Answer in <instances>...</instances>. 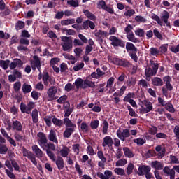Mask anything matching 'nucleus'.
<instances>
[{
  "label": "nucleus",
  "instance_id": "obj_1",
  "mask_svg": "<svg viewBox=\"0 0 179 179\" xmlns=\"http://www.w3.org/2000/svg\"><path fill=\"white\" fill-rule=\"evenodd\" d=\"M61 40L62 41L61 43V45L63 48V51H68V52L72 51V47H73V45H72V37L62 36Z\"/></svg>",
  "mask_w": 179,
  "mask_h": 179
},
{
  "label": "nucleus",
  "instance_id": "obj_2",
  "mask_svg": "<svg viewBox=\"0 0 179 179\" xmlns=\"http://www.w3.org/2000/svg\"><path fill=\"white\" fill-rule=\"evenodd\" d=\"M46 149V153L48 157L52 160V162H55V154L51 150H55V145L51 142L47 143L45 145V149Z\"/></svg>",
  "mask_w": 179,
  "mask_h": 179
},
{
  "label": "nucleus",
  "instance_id": "obj_3",
  "mask_svg": "<svg viewBox=\"0 0 179 179\" xmlns=\"http://www.w3.org/2000/svg\"><path fill=\"white\" fill-rule=\"evenodd\" d=\"M109 41H110V45H113V47H121L122 48L125 47V43L124 41L115 36H110Z\"/></svg>",
  "mask_w": 179,
  "mask_h": 179
},
{
  "label": "nucleus",
  "instance_id": "obj_4",
  "mask_svg": "<svg viewBox=\"0 0 179 179\" xmlns=\"http://www.w3.org/2000/svg\"><path fill=\"white\" fill-rule=\"evenodd\" d=\"M116 135L120 141L125 142V139H127V138H129L131 133L128 129H119L116 132Z\"/></svg>",
  "mask_w": 179,
  "mask_h": 179
},
{
  "label": "nucleus",
  "instance_id": "obj_5",
  "mask_svg": "<svg viewBox=\"0 0 179 179\" xmlns=\"http://www.w3.org/2000/svg\"><path fill=\"white\" fill-rule=\"evenodd\" d=\"M170 80H171L170 76H166L164 78V82L165 83V87H162V94L166 97H167V96H169L168 90H169L170 92H171V90H173V85H171V84L170 83Z\"/></svg>",
  "mask_w": 179,
  "mask_h": 179
},
{
  "label": "nucleus",
  "instance_id": "obj_6",
  "mask_svg": "<svg viewBox=\"0 0 179 179\" xmlns=\"http://www.w3.org/2000/svg\"><path fill=\"white\" fill-rule=\"evenodd\" d=\"M22 154L24 157H27L34 166H37V159H36V155H34L33 152L29 151L26 148L22 147Z\"/></svg>",
  "mask_w": 179,
  "mask_h": 179
},
{
  "label": "nucleus",
  "instance_id": "obj_7",
  "mask_svg": "<svg viewBox=\"0 0 179 179\" xmlns=\"http://www.w3.org/2000/svg\"><path fill=\"white\" fill-rule=\"evenodd\" d=\"M143 104L145 106H141V108L139 109L141 114H148V113H150V111L153 110V104H152V102L144 100Z\"/></svg>",
  "mask_w": 179,
  "mask_h": 179
},
{
  "label": "nucleus",
  "instance_id": "obj_8",
  "mask_svg": "<svg viewBox=\"0 0 179 179\" xmlns=\"http://www.w3.org/2000/svg\"><path fill=\"white\" fill-rule=\"evenodd\" d=\"M37 136L38 138V142L39 146L42 148V149H45V144L48 143V140L47 139V136H45V134L43 132H39L37 134Z\"/></svg>",
  "mask_w": 179,
  "mask_h": 179
},
{
  "label": "nucleus",
  "instance_id": "obj_9",
  "mask_svg": "<svg viewBox=\"0 0 179 179\" xmlns=\"http://www.w3.org/2000/svg\"><path fill=\"white\" fill-rule=\"evenodd\" d=\"M34 60L31 61V66L33 69V71H36V69H38L39 72L41 71V62L40 61V57L37 55H34L33 57Z\"/></svg>",
  "mask_w": 179,
  "mask_h": 179
},
{
  "label": "nucleus",
  "instance_id": "obj_10",
  "mask_svg": "<svg viewBox=\"0 0 179 179\" xmlns=\"http://www.w3.org/2000/svg\"><path fill=\"white\" fill-rule=\"evenodd\" d=\"M163 172L164 176H166L167 177L169 176L170 179H175L176 177V171H174V169H170L169 166H165L163 169Z\"/></svg>",
  "mask_w": 179,
  "mask_h": 179
},
{
  "label": "nucleus",
  "instance_id": "obj_11",
  "mask_svg": "<svg viewBox=\"0 0 179 179\" xmlns=\"http://www.w3.org/2000/svg\"><path fill=\"white\" fill-rule=\"evenodd\" d=\"M82 27L83 30H88V29H90L91 30H94V29H96V24L92 21L87 20L83 22Z\"/></svg>",
  "mask_w": 179,
  "mask_h": 179
},
{
  "label": "nucleus",
  "instance_id": "obj_12",
  "mask_svg": "<svg viewBox=\"0 0 179 179\" xmlns=\"http://www.w3.org/2000/svg\"><path fill=\"white\" fill-rule=\"evenodd\" d=\"M17 66H18V68L23 66V62L20 59H14L10 64V69H11V71L15 69Z\"/></svg>",
  "mask_w": 179,
  "mask_h": 179
},
{
  "label": "nucleus",
  "instance_id": "obj_13",
  "mask_svg": "<svg viewBox=\"0 0 179 179\" xmlns=\"http://www.w3.org/2000/svg\"><path fill=\"white\" fill-rule=\"evenodd\" d=\"M31 149L34 152L36 157H37L38 159H41L44 156V153L43 152V150H41V149L38 148V145H33L31 147Z\"/></svg>",
  "mask_w": 179,
  "mask_h": 179
},
{
  "label": "nucleus",
  "instance_id": "obj_14",
  "mask_svg": "<svg viewBox=\"0 0 179 179\" xmlns=\"http://www.w3.org/2000/svg\"><path fill=\"white\" fill-rule=\"evenodd\" d=\"M58 92V89L55 86H51L47 92V94L49 97V99H51V100H54V98L55 97V94H57V92Z\"/></svg>",
  "mask_w": 179,
  "mask_h": 179
},
{
  "label": "nucleus",
  "instance_id": "obj_15",
  "mask_svg": "<svg viewBox=\"0 0 179 179\" xmlns=\"http://www.w3.org/2000/svg\"><path fill=\"white\" fill-rule=\"evenodd\" d=\"M151 169L149 166H141L138 167L137 174L138 176H145L148 171H150Z\"/></svg>",
  "mask_w": 179,
  "mask_h": 179
},
{
  "label": "nucleus",
  "instance_id": "obj_16",
  "mask_svg": "<svg viewBox=\"0 0 179 179\" xmlns=\"http://www.w3.org/2000/svg\"><path fill=\"white\" fill-rule=\"evenodd\" d=\"M157 73L152 69L150 67H147L145 71V79L148 82H150V79H152L151 76H155Z\"/></svg>",
  "mask_w": 179,
  "mask_h": 179
},
{
  "label": "nucleus",
  "instance_id": "obj_17",
  "mask_svg": "<svg viewBox=\"0 0 179 179\" xmlns=\"http://www.w3.org/2000/svg\"><path fill=\"white\" fill-rule=\"evenodd\" d=\"M113 143L114 141H113V138L110 136H106L103 138V142L102 143V146L106 148V146H108V148H111L113 146Z\"/></svg>",
  "mask_w": 179,
  "mask_h": 179
},
{
  "label": "nucleus",
  "instance_id": "obj_18",
  "mask_svg": "<svg viewBox=\"0 0 179 179\" xmlns=\"http://www.w3.org/2000/svg\"><path fill=\"white\" fill-rule=\"evenodd\" d=\"M48 139L50 141V142H53L54 143H56V145H58V138H57V134L53 129H51L50 131V134L48 136Z\"/></svg>",
  "mask_w": 179,
  "mask_h": 179
},
{
  "label": "nucleus",
  "instance_id": "obj_19",
  "mask_svg": "<svg viewBox=\"0 0 179 179\" xmlns=\"http://www.w3.org/2000/svg\"><path fill=\"white\" fill-rule=\"evenodd\" d=\"M76 127H66L65 131L63 133L64 138H71V135L75 132Z\"/></svg>",
  "mask_w": 179,
  "mask_h": 179
},
{
  "label": "nucleus",
  "instance_id": "obj_20",
  "mask_svg": "<svg viewBox=\"0 0 179 179\" xmlns=\"http://www.w3.org/2000/svg\"><path fill=\"white\" fill-rule=\"evenodd\" d=\"M56 166L59 170H62L65 167V162H64V159L61 157H58L57 159H55Z\"/></svg>",
  "mask_w": 179,
  "mask_h": 179
},
{
  "label": "nucleus",
  "instance_id": "obj_21",
  "mask_svg": "<svg viewBox=\"0 0 179 179\" xmlns=\"http://www.w3.org/2000/svg\"><path fill=\"white\" fill-rule=\"evenodd\" d=\"M87 87H91L92 89H94V87H96V84H94V82L93 81L85 80H84V84L82 86V89H86Z\"/></svg>",
  "mask_w": 179,
  "mask_h": 179
},
{
  "label": "nucleus",
  "instance_id": "obj_22",
  "mask_svg": "<svg viewBox=\"0 0 179 179\" xmlns=\"http://www.w3.org/2000/svg\"><path fill=\"white\" fill-rule=\"evenodd\" d=\"M123 152L124 156L129 159H132V157L135 156V154H134V152L128 147L123 148Z\"/></svg>",
  "mask_w": 179,
  "mask_h": 179
},
{
  "label": "nucleus",
  "instance_id": "obj_23",
  "mask_svg": "<svg viewBox=\"0 0 179 179\" xmlns=\"http://www.w3.org/2000/svg\"><path fill=\"white\" fill-rule=\"evenodd\" d=\"M108 61H109V62H111V64H114V65H119V66H120L122 59L117 57L113 58L112 56L109 55L108 56Z\"/></svg>",
  "mask_w": 179,
  "mask_h": 179
},
{
  "label": "nucleus",
  "instance_id": "obj_24",
  "mask_svg": "<svg viewBox=\"0 0 179 179\" xmlns=\"http://www.w3.org/2000/svg\"><path fill=\"white\" fill-rule=\"evenodd\" d=\"M63 124H64L66 128H76V124H73L68 117L64 119Z\"/></svg>",
  "mask_w": 179,
  "mask_h": 179
},
{
  "label": "nucleus",
  "instance_id": "obj_25",
  "mask_svg": "<svg viewBox=\"0 0 179 179\" xmlns=\"http://www.w3.org/2000/svg\"><path fill=\"white\" fill-rule=\"evenodd\" d=\"M13 129H15V131H18V132H20L22 129V123L17 120L13 122Z\"/></svg>",
  "mask_w": 179,
  "mask_h": 179
},
{
  "label": "nucleus",
  "instance_id": "obj_26",
  "mask_svg": "<svg viewBox=\"0 0 179 179\" xmlns=\"http://www.w3.org/2000/svg\"><path fill=\"white\" fill-rule=\"evenodd\" d=\"M126 50L127 51H134V52H138V48L135 47V45L130 42H127L126 43Z\"/></svg>",
  "mask_w": 179,
  "mask_h": 179
},
{
  "label": "nucleus",
  "instance_id": "obj_27",
  "mask_svg": "<svg viewBox=\"0 0 179 179\" xmlns=\"http://www.w3.org/2000/svg\"><path fill=\"white\" fill-rule=\"evenodd\" d=\"M152 83L154 86H163V80L158 77L152 79Z\"/></svg>",
  "mask_w": 179,
  "mask_h": 179
},
{
  "label": "nucleus",
  "instance_id": "obj_28",
  "mask_svg": "<svg viewBox=\"0 0 179 179\" xmlns=\"http://www.w3.org/2000/svg\"><path fill=\"white\" fill-rule=\"evenodd\" d=\"M31 117L34 124H37L38 122V110L37 109L33 110Z\"/></svg>",
  "mask_w": 179,
  "mask_h": 179
},
{
  "label": "nucleus",
  "instance_id": "obj_29",
  "mask_svg": "<svg viewBox=\"0 0 179 179\" xmlns=\"http://www.w3.org/2000/svg\"><path fill=\"white\" fill-rule=\"evenodd\" d=\"M151 167L156 169L157 170H163V164L159 162L158 161H154L151 163Z\"/></svg>",
  "mask_w": 179,
  "mask_h": 179
},
{
  "label": "nucleus",
  "instance_id": "obj_30",
  "mask_svg": "<svg viewBox=\"0 0 179 179\" xmlns=\"http://www.w3.org/2000/svg\"><path fill=\"white\" fill-rule=\"evenodd\" d=\"M10 64V60L7 59V60H1L0 59V66L1 68H3L4 71H6L8 68H9V65Z\"/></svg>",
  "mask_w": 179,
  "mask_h": 179
},
{
  "label": "nucleus",
  "instance_id": "obj_31",
  "mask_svg": "<svg viewBox=\"0 0 179 179\" xmlns=\"http://www.w3.org/2000/svg\"><path fill=\"white\" fill-rule=\"evenodd\" d=\"M33 88L31 87V85L27 83L22 85V90L23 93H24V94L30 93V92H31Z\"/></svg>",
  "mask_w": 179,
  "mask_h": 179
},
{
  "label": "nucleus",
  "instance_id": "obj_32",
  "mask_svg": "<svg viewBox=\"0 0 179 179\" xmlns=\"http://www.w3.org/2000/svg\"><path fill=\"white\" fill-rule=\"evenodd\" d=\"M126 36L129 41H131V43H139V40L138 39V38L135 37V34H134V32L127 34Z\"/></svg>",
  "mask_w": 179,
  "mask_h": 179
},
{
  "label": "nucleus",
  "instance_id": "obj_33",
  "mask_svg": "<svg viewBox=\"0 0 179 179\" xmlns=\"http://www.w3.org/2000/svg\"><path fill=\"white\" fill-rule=\"evenodd\" d=\"M83 13L90 20H96L95 15L89 11V10H83Z\"/></svg>",
  "mask_w": 179,
  "mask_h": 179
},
{
  "label": "nucleus",
  "instance_id": "obj_34",
  "mask_svg": "<svg viewBox=\"0 0 179 179\" xmlns=\"http://www.w3.org/2000/svg\"><path fill=\"white\" fill-rule=\"evenodd\" d=\"M3 143H0V155H6V153H8V150H9L8 146Z\"/></svg>",
  "mask_w": 179,
  "mask_h": 179
},
{
  "label": "nucleus",
  "instance_id": "obj_35",
  "mask_svg": "<svg viewBox=\"0 0 179 179\" xmlns=\"http://www.w3.org/2000/svg\"><path fill=\"white\" fill-rule=\"evenodd\" d=\"M71 152V150L68 148V147H64L60 150V155L62 157H68V155H69Z\"/></svg>",
  "mask_w": 179,
  "mask_h": 179
},
{
  "label": "nucleus",
  "instance_id": "obj_36",
  "mask_svg": "<svg viewBox=\"0 0 179 179\" xmlns=\"http://www.w3.org/2000/svg\"><path fill=\"white\" fill-rule=\"evenodd\" d=\"M52 123L56 127H59L61 128L62 125H64V122L58 118H57L55 116L53 115V119H52Z\"/></svg>",
  "mask_w": 179,
  "mask_h": 179
},
{
  "label": "nucleus",
  "instance_id": "obj_37",
  "mask_svg": "<svg viewBox=\"0 0 179 179\" xmlns=\"http://www.w3.org/2000/svg\"><path fill=\"white\" fill-rule=\"evenodd\" d=\"M169 12L165 11V13L164 15L161 17L162 20L165 23L166 26L168 27H170V22H169Z\"/></svg>",
  "mask_w": 179,
  "mask_h": 179
},
{
  "label": "nucleus",
  "instance_id": "obj_38",
  "mask_svg": "<svg viewBox=\"0 0 179 179\" xmlns=\"http://www.w3.org/2000/svg\"><path fill=\"white\" fill-rule=\"evenodd\" d=\"M150 63L151 65V67L152 68V70L155 73H157V71H159V63L157 62H155L153 60H150Z\"/></svg>",
  "mask_w": 179,
  "mask_h": 179
},
{
  "label": "nucleus",
  "instance_id": "obj_39",
  "mask_svg": "<svg viewBox=\"0 0 179 179\" xmlns=\"http://www.w3.org/2000/svg\"><path fill=\"white\" fill-rule=\"evenodd\" d=\"M109 34L107 31H104L103 30H99L96 33H95L96 37H101V38H104V37H107Z\"/></svg>",
  "mask_w": 179,
  "mask_h": 179
},
{
  "label": "nucleus",
  "instance_id": "obj_40",
  "mask_svg": "<svg viewBox=\"0 0 179 179\" xmlns=\"http://www.w3.org/2000/svg\"><path fill=\"white\" fill-rule=\"evenodd\" d=\"M74 84L76 89H79V87H82L83 86L85 81L82 78H78L76 80Z\"/></svg>",
  "mask_w": 179,
  "mask_h": 179
},
{
  "label": "nucleus",
  "instance_id": "obj_41",
  "mask_svg": "<svg viewBox=\"0 0 179 179\" xmlns=\"http://www.w3.org/2000/svg\"><path fill=\"white\" fill-rule=\"evenodd\" d=\"M54 115L46 116L44 117V121L48 127H51Z\"/></svg>",
  "mask_w": 179,
  "mask_h": 179
},
{
  "label": "nucleus",
  "instance_id": "obj_42",
  "mask_svg": "<svg viewBox=\"0 0 179 179\" xmlns=\"http://www.w3.org/2000/svg\"><path fill=\"white\" fill-rule=\"evenodd\" d=\"M14 138L17 142H22L24 141V136L23 134H20V133L16 132L14 134Z\"/></svg>",
  "mask_w": 179,
  "mask_h": 179
},
{
  "label": "nucleus",
  "instance_id": "obj_43",
  "mask_svg": "<svg viewBox=\"0 0 179 179\" xmlns=\"http://www.w3.org/2000/svg\"><path fill=\"white\" fill-rule=\"evenodd\" d=\"M134 164L132 163H129L127 166V170H126V173L127 176H131V174H132V173H134Z\"/></svg>",
  "mask_w": 179,
  "mask_h": 179
},
{
  "label": "nucleus",
  "instance_id": "obj_44",
  "mask_svg": "<svg viewBox=\"0 0 179 179\" xmlns=\"http://www.w3.org/2000/svg\"><path fill=\"white\" fill-rule=\"evenodd\" d=\"M62 26H68L69 24H73L75 23V19L64 20L61 22Z\"/></svg>",
  "mask_w": 179,
  "mask_h": 179
},
{
  "label": "nucleus",
  "instance_id": "obj_45",
  "mask_svg": "<svg viewBox=\"0 0 179 179\" xmlns=\"http://www.w3.org/2000/svg\"><path fill=\"white\" fill-rule=\"evenodd\" d=\"M151 19L157 22L159 26H163V22H162V20H160V17L159 15H157L156 14H152L151 16Z\"/></svg>",
  "mask_w": 179,
  "mask_h": 179
},
{
  "label": "nucleus",
  "instance_id": "obj_46",
  "mask_svg": "<svg viewBox=\"0 0 179 179\" xmlns=\"http://www.w3.org/2000/svg\"><path fill=\"white\" fill-rule=\"evenodd\" d=\"M36 107V103L34 102H29L27 105V114H30L31 113V110Z\"/></svg>",
  "mask_w": 179,
  "mask_h": 179
},
{
  "label": "nucleus",
  "instance_id": "obj_47",
  "mask_svg": "<svg viewBox=\"0 0 179 179\" xmlns=\"http://www.w3.org/2000/svg\"><path fill=\"white\" fill-rule=\"evenodd\" d=\"M67 4L73 8H78L79 6V1L78 0H69L67 1Z\"/></svg>",
  "mask_w": 179,
  "mask_h": 179
},
{
  "label": "nucleus",
  "instance_id": "obj_48",
  "mask_svg": "<svg viewBox=\"0 0 179 179\" xmlns=\"http://www.w3.org/2000/svg\"><path fill=\"white\" fill-rule=\"evenodd\" d=\"M150 55L152 56H156V55H160V51H159V49L157 48H151L150 49Z\"/></svg>",
  "mask_w": 179,
  "mask_h": 179
},
{
  "label": "nucleus",
  "instance_id": "obj_49",
  "mask_svg": "<svg viewBox=\"0 0 179 179\" xmlns=\"http://www.w3.org/2000/svg\"><path fill=\"white\" fill-rule=\"evenodd\" d=\"M99 124L100 121H99L98 120H95L91 122L90 127L92 129H97V128H99Z\"/></svg>",
  "mask_w": 179,
  "mask_h": 179
},
{
  "label": "nucleus",
  "instance_id": "obj_50",
  "mask_svg": "<svg viewBox=\"0 0 179 179\" xmlns=\"http://www.w3.org/2000/svg\"><path fill=\"white\" fill-rule=\"evenodd\" d=\"M25 26L24 22L22 21H18L15 24V29L16 30H22V29H24Z\"/></svg>",
  "mask_w": 179,
  "mask_h": 179
},
{
  "label": "nucleus",
  "instance_id": "obj_51",
  "mask_svg": "<svg viewBox=\"0 0 179 179\" xmlns=\"http://www.w3.org/2000/svg\"><path fill=\"white\" fill-rule=\"evenodd\" d=\"M114 172L117 174V176H125V170L122 168H115Z\"/></svg>",
  "mask_w": 179,
  "mask_h": 179
},
{
  "label": "nucleus",
  "instance_id": "obj_52",
  "mask_svg": "<svg viewBox=\"0 0 179 179\" xmlns=\"http://www.w3.org/2000/svg\"><path fill=\"white\" fill-rule=\"evenodd\" d=\"M135 97V94L134 92H129L128 94L124 98V101H126L128 103V101H130V100H132L131 99H134Z\"/></svg>",
  "mask_w": 179,
  "mask_h": 179
},
{
  "label": "nucleus",
  "instance_id": "obj_53",
  "mask_svg": "<svg viewBox=\"0 0 179 179\" xmlns=\"http://www.w3.org/2000/svg\"><path fill=\"white\" fill-rule=\"evenodd\" d=\"M103 130L102 132L103 134V135L107 134V132L108 131V122H107L106 120L103 121Z\"/></svg>",
  "mask_w": 179,
  "mask_h": 179
},
{
  "label": "nucleus",
  "instance_id": "obj_54",
  "mask_svg": "<svg viewBox=\"0 0 179 179\" xmlns=\"http://www.w3.org/2000/svg\"><path fill=\"white\" fill-rule=\"evenodd\" d=\"M126 164H127V160L125 159H119L116 162V167H122V166H125Z\"/></svg>",
  "mask_w": 179,
  "mask_h": 179
},
{
  "label": "nucleus",
  "instance_id": "obj_55",
  "mask_svg": "<svg viewBox=\"0 0 179 179\" xmlns=\"http://www.w3.org/2000/svg\"><path fill=\"white\" fill-rule=\"evenodd\" d=\"M106 6L107 5L106 4V1L103 0H100L97 3L98 9H103L104 10Z\"/></svg>",
  "mask_w": 179,
  "mask_h": 179
},
{
  "label": "nucleus",
  "instance_id": "obj_56",
  "mask_svg": "<svg viewBox=\"0 0 179 179\" xmlns=\"http://www.w3.org/2000/svg\"><path fill=\"white\" fill-rule=\"evenodd\" d=\"M97 157L101 162H107V159L106 157H104V153H103V151L100 150L97 152Z\"/></svg>",
  "mask_w": 179,
  "mask_h": 179
},
{
  "label": "nucleus",
  "instance_id": "obj_57",
  "mask_svg": "<svg viewBox=\"0 0 179 179\" xmlns=\"http://www.w3.org/2000/svg\"><path fill=\"white\" fill-rule=\"evenodd\" d=\"M85 66V63L81 62L76 64V66H73V69L75 72H78V71H80Z\"/></svg>",
  "mask_w": 179,
  "mask_h": 179
},
{
  "label": "nucleus",
  "instance_id": "obj_58",
  "mask_svg": "<svg viewBox=\"0 0 179 179\" xmlns=\"http://www.w3.org/2000/svg\"><path fill=\"white\" fill-rule=\"evenodd\" d=\"M135 13H136L135 10L131 9V10H127L124 13V16H126V17H131V16H134V15H135Z\"/></svg>",
  "mask_w": 179,
  "mask_h": 179
},
{
  "label": "nucleus",
  "instance_id": "obj_59",
  "mask_svg": "<svg viewBox=\"0 0 179 179\" xmlns=\"http://www.w3.org/2000/svg\"><path fill=\"white\" fill-rule=\"evenodd\" d=\"M72 149L76 155H79L80 150V145L79 144H74L72 145Z\"/></svg>",
  "mask_w": 179,
  "mask_h": 179
},
{
  "label": "nucleus",
  "instance_id": "obj_60",
  "mask_svg": "<svg viewBox=\"0 0 179 179\" xmlns=\"http://www.w3.org/2000/svg\"><path fill=\"white\" fill-rule=\"evenodd\" d=\"M120 66L129 67L131 66V63L125 59H122L120 62Z\"/></svg>",
  "mask_w": 179,
  "mask_h": 179
},
{
  "label": "nucleus",
  "instance_id": "obj_61",
  "mask_svg": "<svg viewBox=\"0 0 179 179\" xmlns=\"http://www.w3.org/2000/svg\"><path fill=\"white\" fill-rule=\"evenodd\" d=\"M132 30H134V27L131 24H128L125 28H124V31L126 34H130L132 32Z\"/></svg>",
  "mask_w": 179,
  "mask_h": 179
},
{
  "label": "nucleus",
  "instance_id": "obj_62",
  "mask_svg": "<svg viewBox=\"0 0 179 179\" xmlns=\"http://www.w3.org/2000/svg\"><path fill=\"white\" fill-rule=\"evenodd\" d=\"M165 108L167 111H169V113H174V106H173L171 103H166Z\"/></svg>",
  "mask_w": 179,
  "mask_h": 179
},
{
  "label": "nucleus",
  "instance_id": "obj_63",
  "mask_svg": "<svg viewBox=\"0 0 179 179\" xmlns=\"http://www.w3.org/2000/svg\"><path fill=\"white\" fill-rule=\"evenodd\" d=\"M13 75H14L16 79H20V78H22V72L19 71L17 69H14L13 71Z\"/></svg>",
  "mask_w": 179,
  "mask_h": 179
},
{
  "label": "nucleus",
  "instance_id": "obj_64",
  "mask_svg": "<svg viewBox=\"0 0 179 179\" xmlns=\"http://www.w3.org/2000/svg\"><path fill=\"white\" fill-rule=\"evenodd\" d=\"M170 159H171V163L172 164H179V160H178V158H177V157L174 155H171Z\"/></svg>",
  "mask_w": 179,
  "mask_h": 179
}]
</instances>
